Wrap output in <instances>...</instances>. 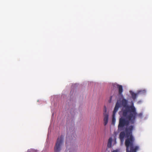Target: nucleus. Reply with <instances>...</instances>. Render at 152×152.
<instances>
[{
  "label": "nucleus",
  "instance_id": "f257e3e1",
  "mask_svg": "<svg viewBox=\"0 0 152 152\" xmlns=\"http://www.w3.org/2000/svg\"><path fill=\"white\" fill-rule=\"evenodd\" d=\"M134 126L131 125L125 129V132L127 139L125 140V145L126 147V152H137L140 149L138 146H134L133 143L134 139L132 135V131Z\"/></svg>",
  "mask_w": 152,
  "mask_h": 152
},
{
  "label": "nucleus",
  "instance_id": "f03ea898",
  "mask_svg": "<svg viewBox=\"0 0 152 152\" xmlns=\"http://www.w3.org/2000/svg\"><path fill=\"white\" fill-rule=\"evenodd\" d=\"M137 113L135 107L134 106L127 107L123 111V116L124 117H126L130 121L131 124L134 123Z\"/></svg>",
  "mask_w": 152,
  "mask_h": 152
},
{
  "label": "nucleus",
  "instance_id": "7ed1b4c3",
  "mask_svg": "<svg viewBox=\"0 0 152 152\" xmlns=\"http://www.w3.org/2000/svg\"><path fill=\"white\" fill-rule=\"evenodd\" d=\"M64 136L62 135L57 139L54 147V152H60L61 149V146L63 142Z\"/></svg>",
  "mask_w": 152,
  "mask_h": 152
},
{
  "label": "nucleus",
  "instance_id": "20e7f679",
  "mask_svg": "<svg viewBox=\"0 0 152 152\" xmlns=\"http://www.w3.org/2000/svg\"><path fill=\"white\" fill-rule=\"evenodd\" d=\"M130 121L126 120L124 117H122L119 119V124L118 126V128L119 130L123 128L125 126H127Z\"/></svg>",
  "mask_w": 152,
  "mask_h": 152
},
{
  "label": "nucleus",
  "instance_id": "39448f33",
  "mask_svg": "<svg viewBox=\"0 0 152 152\" xmlns=\"http://www.w3.org/2000/svg\"><path fill=\"white\" fill-rule=\"evenodd\" d=\"M120 104L117 102L115 104V106L114 108V110L113 112V117H112V123L113 124H114L115 122V115L116 112L118 110L119 108L120 107Z\"/></svg>",
  "mask_w": 152,
  "mask_h": 152
},
{
  "label": "nucleus",
  "instance_id": "423d86ee",
  "mask_svg": "<svg viewBox=\"0 0 152 152\" xmlns=\"http://www.w3.org/2000/svg\"><path fill=\"white\" fill-rule=\"evenodd\" d=\"M113 86L114 87H117L118 89V93L119 95L123 97L122 93L123 92L122 86L121 85H119L117 83H114Z\"/></svg>",
  "mask_w": 152,
  "mask_h": 152
},
{
  "label": "nucleus",
  "instance_id": "0eeeda50",
  "mask_svg": "<svg viewBox=\"0 0 152 152\" xmlns=\"http://www.w3.org/2000/svg\"><path fill=\"white\" fill-rule=\"evenodd\" d=\"M122 105L124 107L126 108L129 107L128 105V101L125 99H123L121 102Z\"/></svg>",
  "mask_w": 152,
  "mask_h": 152
},
{
  "label": "nucleus",
  "instance_id": "6e6552de",
  "mask_svg": "<svg viewBox=\"0 0 152 152\" xmlns=\"http://www.w3.org/2000/svg\"><path fill=\"white\" fill-rule=\"evenodd\" d=\"M125 136V133L124 132H120L119 137L121 142H123L124 141Z\"/></svg>",
  "mask_w": 152,
  "mask_h": 152
},
{
  "label": "nucleus",
  "instance_id": "1a4fd4ad",
  "mask_svg": "<svg viewBox=\"0 0 152 152\" xmlns=\"http://www.w3.org/2000/svg\"><path fill=\"white\" fill-rule=\"evenodd\" d=\"M104 124L105 126L108 123V115H104Z\"/></svg>",
  "mask_w": 152,
  "mask_h": 152
},
{
  "label": "nucleus",
  "instance_id": "9d476101",
  "mask_svg": "<svg viewBox=\"0 0 152 152\" xmlns=\"http://www.w3.org/2000/svg\"><path fill=\"white\" fill-rule=\"evenodd\" d=\"M130 93L131 95L132 98L134 100H135L136 99L137 97L138 96V95L137 94V93H135L132 91L130 92Z\"/></svg>",
  "mask_w": 152,
  "mask_h": 152
},
{
  "label": "nucleus",
  "instance_id": "9b49d317",
  "mask_svg": "<svg viewBox=\"0 0 152 152\" xmlns=\"http://www.w3.org/2000/svg\"><path fill=\"white\" fill-rule=\"evenodd\" d=\"M146 91L145 90H141L137 91V93L138 95H140L144 94L146 93Z\"/></svg>",
  "mask_w": 152,
  "mask_h": 152
},
{
  "label": "nucleus",
  "instance_id": "f8f14e48",
  "mask_svg": "<svg viewBox=\"0 0 152 152\" xmlns=\"http://www.w3.org/2000/svg\"><path fill=\"white\" fill-rule=\"evenodd\" d=\"M112 140L113 139L111 137H110L109 139L107 144V146L108 148H110L111 147Z\"/></svg>",
  "mask_w": 152,
  "mask_h": 152
},
{
  "label": "nucleus",
  "instance_id": "ddd939ff",
  "mask_svg": "<svg viewBox=\"0 0 152 152\" xmlns=\"http://www.w3.org/2000/svg\"><path fill=\"white\" fill-rule=\"evenodd\" d=\"M108 115V113L107 112V109L105 107H104L103 115Z\"/></svg>",
  "mask_w": 152,
  "mask_h": 152
},
{
  "label": "nucleus",
  "instance_id": "4468645a",
  "mask_svg": "<svg viewBox=\"0 0 152 152\" xmlns=\"http://www.w3.org/2000/svg\"><path fill=\"white\" fill-rule=\"evenodd\" d=\"M137 116L139 118H141L142 117V113H140L139 114H137L136 116Z\"/></svg>",
  "mask_w": 152,
  "mask_h": 152
},
{
  "label": "nucleus",
  "instance_id": "2eb2a0df",
  "mask_svg": "<svg viewBox=\"0 0 152 152\" xmlns=\"http://www.w3.org/2000/svg\"><path fill=\"white\" fill-rule=\"evenodd\" d=\"M112 96H111L110 98V100L109 101V102H111V100H112Z\"/></svg>",
  "mask_w": 152,
  "mask_h": 152
},
{
  "label": "nucleus",
  "instance_id": "dca6fc26",
  "mask_svg": "<svg viewBox=\"0 0 152 152\" xmlns=\"http://www.w3.org/2000/svg\"><path fill=\"white\" fill-rule=\"evenodd\" d=\"M112 152H118V151L114 150V151H113Z\"/></svg>",
  "mask_w": 152,
  "mask_h": 152
}]
</instances>
